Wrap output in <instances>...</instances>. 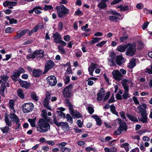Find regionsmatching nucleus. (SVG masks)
Masks as SVG:
<instances>
[{
  "label": "nucleus",
  "instance_id": "nucleus-1",
  "mask_svg": "<svg viewBox=\"0 0 152 152\" xmlns=\"http://www.w3.org/2000/svg\"><path fill=\"white\" fill-rule=\"evenodd\" d=\"M37 130L38 132L45 133L50 129V125L46 121L42 118H40L37 122Z\"/></svg>",
  "mask_w": 152,
  "mask_h": 152
},
{
  "label": "nucleus",
  "instance_id": "nucleus-2",
  "mask_svg": "<svg viewBox=\"0 0 152 152\" xmlns=\"http://www.w3.org/2000/svg\"><path fill=\"white\" fill-rule=\"evenodd\" d=\"M118 123L120 125L118 128L113 133L115 135H119L122 133L123 131L126 132L127 129V126L126 122L122 121L120 118H118Z\"/></svg>",
  "mask_w": 152,
  "mask_h": 152
},
{
  "label": "nucleus",
  "instance_id": "nucleus-3",
  "mask_svg": "<svg viewBox=\"0 0 152 152\" xmlns=\"http://www.w3.org/2000/svg\"><path fill=\"white\" fill-rule=\"evenodd\" d=\"M56 9L57 11L58 15L59 18L63 17L65 15L69 13V10L63 5L57 6Z\"/></svg>",
  "mask_w": 152,
  "mask_h": 152
},
{
  "label": "nucleus",
  "instance_id": "nucleus-4",
  "mask_svg": "<svg viewBox=\"0 0 152 152\" xmlns=\"http://www.w3.org/2000/svg\"><path fill=\"white\" fill-rule=\"evenodd\" d=\"M73 86L70 84L66 86L63 91V94L65 98H69L72 96V90Z\"/></svg>",
  "mask_w": 152,
  "mask_h": 152
},
{
  "label": "nucleus",
  "instance_id": "nucleus-5",
  "mask_svg": "<svg viewBox=\"0 0 152 152\" xmlns=\"http://www.w3.org/2000/svg\"><path fill=\"white\" fill-rule=\"evenodd\" d=\"M34 105L31 103H25L22 106L23 111L25 113L30 112L33 109Z\"/></svg>",
  "mask_w": 152,
  "mask_h": 152
},
{
  "label": "nucleus",
  "instance_id": "nucleus-6",
  "mask_svg": "<svg viewBox=\"0 0 152 152\" xmlns=\"http://www.w3.org/2000/svg\"><path fill=\"white\" fill-rule=\"evenodd\" d=\"M55 65V64L52 61L50 60L48 61L45 64V70L43 74L46 73L49 70L53 68Z\"/></svg>",
  "mask_w": 152,
  "mask_h": 152
},
{
  "label": "nucleus",
  "instance_id": "nucleus-7",
  "mask_svg": "<svg viewBox=\"0 0 152 152\" xmlns=\"http://www.w3.org/2000/svg\"><path fill=\"white\" fill-rule=\"evenodd\" d=\"M140 113L142 117L140 118H139V121L143 123H147L148 122V118L145 110L144 109H141V110H140Z\"/></svg>",
  "mask_w": 152,
  "mask_h": 152
},
{
  "label": "nucleus",
  "instance_id": "nucleus-8",
  "mask_svg": "<svg viewBox=\"0 0 152 152\" xmlns=\"http://www.w3.org/2000/svg\"><path fill=\"white\" fill-rule=\"evenodd\" d=\"M47 83L51 86H55L57 83V81L56 77L54 76H50L48 77L46 79Z\"/></svg>",
  "mask_w": 152,
  "mask_h": 152
},
{
  "label": "nucleus",
  "instance_id": "nucleus-9",
  "mask_svg": "<svg viewBox=\"0 0 152 152\" xmlns=\"http://www.w3.org/2000/svg\"><path fill=\"white\" fill-rule=\"evenodd\" d=\"M112 74L113 77L116 80L120 81L123 79V75L119 71L114 70L112 72Z\"/></svg>",
  "mask_w": 152,
  "mask_h": 152
},
{
  "label": "nucleus",
  "instance_id": "nucleus-10",
  "mask_svg": "<svg viewBox=\"0 0 152 152\" xmlns=\"http://www.w3.org/2000/svg\"><path fill=\"white\" fill-rule=\"evenodd\" d=\"M18 81L20 86L26 89L29 88L31 86V84L30 82L23 81L20 79H19Z\"/></svg>",
  "mask_w": 152,
  "mask_h": 152
},
{
  "label": "nucleus",
  "instance_id": "nucleus-11",
  "mask_svg": "<svg viewBox=\"0 0 152 152\" xmlns=\"http://www.w3.org/2000/svg\"><path fill=\"white\" fill-rule=\"evenodd\" d=\"M104 94L105 91L104 89L102 88L97 94V100L98 101L102 100L104 97Z\"/></svg>",
  "mask_w": 152,
  "mask_h": 152
},
{
  "label": "nucleus",
  "instance_id": "nucleus-12",
  "mask_svg": "<svg viewBox=\"0 0 152 152\" xmlns=\"http://www.w3.org/2000/svg\"><path fill=\"white\" fill-rule=\"evenodd\" d=\"M28 31H29V30L28 29H26V30H23L19 33L18 32L17 35L15 37V39H17L21 38L26 33H28Z\"/></svg>",
  "mask_w": 152,
  "mask_h": 152
},
{
  "label": "nucleus",
  "instance_id": "nucleus-13",
  "mask_svg": "<svg viewBox=\"0 0 152 152\" xmlns=\"http://www.w3.org/2000/svg\"><path fill=\"white\" fill-rule=\"evenodd\" d=\"M128 81L124 79L121 82L122 86L125 90L124 92H128L129 91V88L128 85L127 84Z\"/></svg>",
  "mask_w": 152,
  "mask_h": 152
},
{
  "label": "nucleus",
  "instance_id": "nucleus-14",
  "mask_svg": "<svg viewBox=\"0 0 152 152\" xmlns=\"http://www.w3.org/2000/svg\"><path fill=\"white\" fill-rule=\"evenodd\" d=\"M53 37L54 38V42L56 43L58 42L61 39V35L58 32H56L55 34H53Z\"/></svg>",
  "mask_w": 152,
  "mask_h": 152
},
{
  "label": "nucleus",
  "instance_id": "nucleus-15",
  "mask_svg": "<svg viewBox=\"0 0 152 152\" xmlns=\"http://www.w3.org/2000/svg\"><path fill=\"white\" fill-rule=\"evenodd\" d=\"M70 114L74 118H78L82 117L80 113L76 110H74Z\"/></svg>",
  "mask_w": 152,
  "mask_h": 152
},
{
  "label": "nucleus",
  "instance_id": "nucleus-16",
  "mask_svg": "<svg viewBox=\"0 0 152 152\" xmlns=\"http://www.w3.org/2000/svg\"><path fill=\"white\" fill-rule=\"evenodd\" d=\"M6 88L5 83L2 82L0 87V94L4 97L5 96L4 93L5 90Z\"/></svg>",
  "mask_w": 152,
  "mask_h": 152
},
{
  "label": "nucleus",
  "instance_id": "nucleus-17",
  "mask_svg": "<svg viewBox=\"0 0 152 152\" xmlns=\"http://www.w3.org/2000/svg\"><path fill=\"white\" fill-rule=\"evenodd\" d=\"M136 51L135 48H128L126 52V54L129 56H133Z\"/></svg>",
  "mask_w": 152,
  "mask_h": 152
},
{
  "label": "nucleus",
  "instance_id": "nucleus-18",
  "mask_svg": "<svg viewBox=\"0 0 152 152\" xmlns=\"http://www.w3.org/2000/svg\"><path fill=\"white\" fill-rule=\"evenodd\" d=\"M33 53L35 58L42 57L44 56V52L41 50H36Z\"/></svg>",
  "mask_w": 152,
  "mask_h": 152
},
{
  "label": "nucleus",
  "instance_id": "nucleus-19",
  "mask_svg": "<svg viewBox=\"0 0 152 152\" xmlns=\"http://www.w3.org/2000/svg\"><path fill=\"white\" fill-rule=\"evenodd\" d=\"M33 53L35 58L42 57L44 56V52L41 50H36Z\"/></svg>",
  "mask_w": 152,
  "mask_h": 152
},
{
  "label": "nucleus",
  "instance_id": "nucleus-20",
  "mask_svg": "<svg viewBox=\"0 0 152 152\" xmlns=\"http://www.w3.org/2000/svg\"><path fill=\"white\" fill-rule=\"evenodd\" d=\"M42 73V71L38 69H34L32 72L33 75L36 77H39Z\"/></svg>",
  "mask_w": 152,
  "mask_h": 152
},
{
  "label": "nucleus",
  "instance_id": "nucleus-21",
  "mask_svg": "<svg viewBox=\"0 0 152 152\" xmlns=\"http://www.w3.org/2000/svg\"><path fill=\"white\" fill-rule=\"evenodd\" d=\"M96 66V65L94 64H92L91 65L89 66L88 68V71L90 75L94 76L93 75V72Z\"/></svg>",
  "mask_w": 152,
  "mask_h": 152
},
{
  "label": "nucleus",
  "instance_id": "nucleus-22",
  "mask_svg": "<svg viewBox=\"0 0 152 152\" xmlns=\"http://www.w3.org/2000/svg\"><path fill=\"white\" fill-rule=\"evenodd\" d=\"M115 61L118 65H121L124 61V58L122 56H119L116 58Z\"/></svg>",
  "mask_w": 152,
  "mask_h": 152
},
{
  "label": "nucleus",
  "instance_id": "nucleus-23",
  "mask_svg": "<svg viewBox=\"0 0 152 152\" xmlns=\"http://www.w3.org/2000/svg\"><path fill=\"white\" fill-rule=\"evenodd\" d=\"M18 96L21 99H23L25 98V95L23 89L21 88L19 89L17 91Z\"/></svg>",
  "mask_w": 152,
  "mask_h": 152
},
{
  "label": "nucleus",
  "instance_id": "nucleus-24",
  "mask_svg": "<svg viewBox=\"0 0 152 152\" xmlns=\"http://www.w3.org/2000/svg\"><path fill=\"white\" fill-rule=\"evenodd\" d=\"M65 102L67 105L69 107V113H71L74 110H73V106L68 99H66Z\"/></svg>",
  "mask_w": 152,
  "mask_h": 152
},
{
  "label": "nucleus",
  "instance_id": "nucleus-25",
  "mask_svg": "<svg viewBox=\"0 0 152 152\" xmlns=\"http://www.w3.org/2000/svg\"><path fill=\"white\" fill-rule=\"evenodd\" d=\"M97 6L99 9H103L107 7V5L106 2L102 0L97 5Z\"/></svg>",
  "mask_w": 152,
  "mask_h": 152
},
{
  "label": "nucleus",
  "instance_id": "nucleus-26",
  "mask_svg": "<svg viewBox=\"0 0 152 152\" xmlns=\"http://www.w3.org/2000/svg\"><path fill=\"white\" fill-rule=\"evenodd\" d=\"M5 122L7 125L9 126H12V121L10 120L9 118V115L6 114L5 115V118L4 119Z\"/></svg>",
  "mask_w": 152,
  "mask_h": 152
},
{
  "label": "nucleus",
  "instance_id": "nucleus-27",
  "mask_svg": "<svg viewBox=\"0 0 152 152\" xmlns=\"http://www.w3.org/2000/svg\"><path fill=\"white\" fill-rule=\"evenodd\" d=\"M136 60L132 59L130 61L128 65V67L130 69H133L136 65Z\"/></svg>",
  "mask_w": 152,
  "mask_h": 152
},
{
  "label": "nucleus",
  "instance_id": "nucleus-28",
  "mask_svg": "<svg viewBox=\"0 0 152 152\" xmlns=\"http://www.w3.org/2000/svg\"><path fill=\"white\" fill-rule=\"evenodd\" d=\"M30 96L31 99L35 102H37L39 100L38 96L35 92H31Z\"/></svg>",
  "mask_w": 152,
  "mask_h": 152
},
{
  "label": "nucleus",
  "instance_id": "nucleus-29",
  "mask_svg": "<svg viewBox=\"0 0 152 152\" xmlns=\"http://www.w3.org/2000/svg\"><path fill=\"white\" fill-rule=\"evenodd\" d=\"M43 103L44 106L46 108L49 110H52V109L51 107L49 105V101L46 100L45 99H44Z\"/></svg>",
  "mask_w": 152,
  "mask_h": 152
},
{
  "label": "nucleus",
  "instance_id": "nucleus-30",
  "mask_svg": "<svg viewBox=\"0 0 152 152\" xmlns=\"http://www.w3.org/2000/svg\"><path fill=\"white\" fill-rule=\"evenodd\" d=\"M10 117L13 122H15L19 121V118H17V116L14 114H11Z\"/></svg>",
  "mask_w": 152,
  "mask_h": 152
},
{
  "label": "nucleus",
  "instance_id": "nucleus-31",
  "mask_svg": "<svg viewBox=\"0 0 152 152\" xmlns=\"http://www.w3.org/2000/svg\"><path fill=\"white\" fill-rule=\"evenodd\" d=\"M17 4L16 2L6 1L3 3V5L4 7H6L7 6L15 5Z\"/></svg>",
  "mask_w": 152,
  "mask_h": 152
},
{
  "label": "nucleus",
  "instance_id": "nucleus-32",
  "mask_svg": "<svg viewBox=\"0 0 152 152\" xmlns=\"http://www.w3.org/2000/svg\"><path fill=\"white\" fill-rule=\"evenodd\" d=\"M126 115L127 116L130 120L135 122H138V120L136 117H135L134 116H132L128 113L126 114Z\"/></svg>",
  "mask_w": 152,
  "mask_h": 152
},
{
  "label": "nucleus",
  "instance_id": "nucleus-33",
  "mask_svg": "<svg viewBox=\"0 0 152 152\" xmlns=\"http://www.w3.org/2000/svg\"><path fill=\"white\" fill-rule=\"evenodd\" d=\"M129 144L128 143L126 142L121 144L120 147L124 148L126 151L127 152L129 151Z\"/></svg>",
  "mask_w": 152,
  "mask_h": 152
},
{
  "label": "nucleus",
  "instance_id": "nucleus-34",
  "mask_svg": "<svg viewBox=\"0 0 152 152\" xmlns=\"http://www.w3.org/2000/svg\"><path fill=\"white\" fill-rule=\"evenodd\" d=\"M93 40L90 41V44H93L94 43L97 42L102 39L101 38L95 37L92 38Z\"/></svg>",
  "mask_w": 152,
  "mask_h": 152
},
{
  "label": "nucleus",
  "instance_id": "nucleus-35",
  "mask_svg": "<svg viewBox=\"0 0 152 152\" xmlns=\"http://www.w3.org/2000/svg\"><path fill=\"white\" fill-rule=\"evenodd\" d=\"M36 119H30L29 118L28 119V121L30 123L31 126L33 127H34L36 126L35 123Z\"/></svg>",
  "mask_w": 152,
  "mask_h": 152
},
{
  "label": "nucleus",
  "instance_id": "nucleus-36",
  "mask_svg": "<svg viewBox=\"0 0 152 152\" xmlns=\"http://www.w3.org/2000/svg\"><path fill=\"white\" fill-rule=\"evenodd\" d=\"M60 126H61L63 128L65 129H66L69 128L68 123L66 122H60Z\"/></svg>",
  "mask_w": 152,
  "mask_h": 152
},
{
  "label": "nucleus",
  "instance_id": "nucleus-37",
  "mask_svg": "<svg viewBox=\"0 0 152 152\" xmlns=\"http://www.w3.org/2000/svg\"><path fill=\"white\" fill-rule=\"evenodd\" d=\"M117 8H120V11H125L128 9L129 7L127 6H123L122 5H120L118 6Z\"/></svg>",
  "mask_w": 152,
  "mask_h": 152
},
{
  "label": "nucleus",
  "instance_id": "nucleus-38",
  "mask_svg": "<svg viewBox=\"0 0 152 152\" xmlns=\"http://www.w3.org/2000/svg\"><path fill=\"white\" fill-rule=\"evenodd\" d=\"M0 129L1 130L3 133L6 134L8 132L10 129L8 126H6L3 127L1 128Z\"/></svg>",
  "mask_w": 152,
  "mask_h": 152
},
{
  "label": "nucleus",
  "instance_id": "nucleus-39",
  "mask_svg": "<svg viewBox=\"0 0 152 152\" xmlns=\"http://www.w3.org/2000/svg\"><path fill=\"white\" fill-rule=\"evenodd\" d=\"M0 77L1 79L5 83H7V81L9 78V77L6 75H1L0 76Z\"/></svg>",
  "mask_w": 152,
  "mask_h": 152
},
{
  "label": "nucleus",
  "instance_id": "nucleus-40",
  "mask_svg": "<svg viewBox=\"0 0 152 152\" xmlns=\"http://www.w3.org/2000/svg\"><path fill=\"white\" fill-rule=\"evenodd\" d=\"M108 61V64L110 66H114L115 65V60L107 59Z\"/></svg>",
  "mask_w": 152,
  "mask_h": 152
},
{
  "label": "nucleus",
  "instance_id": "nucleus-41",
  "mask_svg": "<svg viewBox=\"0 0 152 152\" xmlns=\"http://www.w3.org/2000/svg\"><path fill=\"white\" fill-rule=\"evenodd\" d=\"M129 36L128 35H126V36L124 37H122L120 38V42H125L126 40L128 38Z\"/></svg>",
  "mask_w": 152,
  "mask_h": 152
},
{
  "label": "nucleus",
  "instance_id": "nucleus-42",
  "mask_svg": "<svg viewBox=\"0 0 152 152\" xmlns=\"http://www.w3.org/2000/svg\"><path fill=\"white\" fill-rule=\"evenodd\" d=\"M66 118L67 119V121L71 124L73 123V119L72 118L69 114H68L66 115Z\"/></svg>",
  "mask_w": 152,
  "mask_h": 152
},
{
  "label": "nucleus",
  "instance_id": "nucleus-43",
  "mask_svg": "<svg viewBox=\"0 0 152 152\" xmlns=\"http://www.w3.org/2000/svg\"><path fill=\"white\" fill-rule=\"evenodd\" d=\"M109 56V57L108 59L115 60L116 58V54L113 52L110 53Z\"/></svg>",
  "mask_w": 152,
  "mask_h": 152
},
{
  "label": "nucleus",
  "instance_id": "nucleus-44",
  "mask_svg": "<svg viewBox=\"0 0 152 152\" xmlns=\"http://www.w3.org/2000/svg\"><path fill=\"white\" fill-rule=\"evenodd\" d=\"M71 151L70 149L66 147H62L60 150L61 152H70Z\"/></svg>",
  "mask_w": 152,
  "mask_h": 152
},
{
  "label": "nucleus",
  "instance_id": "nucleus-45",
  "mask_svg": "<svg viewBox=\"0 0 152 152\" xmlns=\"http://www.w3.org/2000/svg\"><path fill=\"white\" fill-rule=\"evenodd\" d=\"M9 105L10 108L11 109L14 110V101L12 99H11L9 102Z\"/></svg>",
  "mask_w": 152,
  "mask_h": 152
},
{
  "label": "nucleus",
  "instance_id": "nucleus-46",
  "mask_svg": "<svg viewBox=\"0 0 152 152\" xmlns=\"http://www.w3.org/2000/svg\"><path fill=\"white\" fill-rule=\"evenodd\" d=\"M14 31V29L10 27L7 28L5 29V32L7 33H11Z\"/></svg>",
  "mask_w": 152,
  "mask_h": 152
},
{
  "label": "nucleus",
  "instance_id": "nucleus-47",
  "mask_svg": "<svg viewBox=\"0 0 152 152\" xmlns=\"http://www.w3.org/2000/svg\"><path fill=\"white\" fill-rule=\"evenodd\" d=\"M53 121L54 124H55L56 126H60V122H58L57 120L56 117L55 115L53 116Z\"/></svg>",
  "mask_w": 152,
  "mask_h": 152
},
{
  "label": "nucleus",
  "instance_id": "nucleus-48",
  "mask_svg": "<svg viewBox=\"0 0 152 152\" xmlns=\"http://www.w3.org/2000/svg\"><path fill=\"white\" fill-rule=\"evenodd\" d=\"M109 18L110 20L116 21H117V20L119 18L118 17L113 16H109Z\"/></svg>",
  "mask_w": 152,
  "mask_h": 152
},
{
  "label": "nucleus",
  "instance_id": "nucleus-49",
  "mask_svg": "<svg viewBox=\"0 0 152 152\" xmlns=\"http://www.w3.org/2000/svg\"><path fill=\"white\" fill-rule=\"evenodd\" d=\"M36 7H38V8H37L35 9L34 10V12L36 14H40L41 13V11L39 10V9H41L42 10V9H41L40 7L39 6Z\"/></svg>",
  "mask_w": 152,
  "mask_h": 152
},
{
  "label": "nucleus",
  "instance_id": "nucleus-50",
  "mask_svg": "<svg viewBox=\"0 0 152 152\" xmlns=\"http://www.w3.org/2000/svg\"><path fill=\"white\" fill-rule=\"evenodd\" d=\"M67 144V143L66 142H62L61 143L58 144H57V145L59 147H61V148L62 147H64L66 146Z\"/></svg>",
  "mask_w": 152,
  "mask_h": 152
},
{
  "label": "nucleus",
  "instance_id": "nucleus-51",
  "mask_svg": "<svg viewBox=\"0 0 152 152\" xmlns=\"http://www.w3.org/2000/svg\"><path fill=\"white\" fill-rule=\"evenodd\" d=\"M87 109L89 112V113L90 114H92L94 111V110L93 108L91 107H87Z\"/></svg>",
  "mask_w": 152,
  "mask_h": 152
},
{
  "label": "nucleus",
  "instance_id": "nucleus-52",
  "mask_svg": "<svg viewBox=\"0 0 152 152\" xmlns=\"http://www.w3.org/2000/svg\"><path fill=\"white\" fill-rule=\"evenodd\" d=\"M122 96L123 99H127L129 97L128 95V92H124V94L122 95Z\"/></svg>",
  "mask_w": 152,
  "mask_h": 152
},
{
  "label": "nucleus",
  "instance_id": "nucleus-53",
  "mask_svg": "<svg viewBox=\"0 0 152 152\" xmlns=\"http://www.w3.org/2000/svg\"><path fill=\"white\" fill-rule=\"evenodd\" d=\"M64 81L65 83L67 84L69 82L70 78L68 76H66L64 78Z\"/></svg>",
  "mask_w": 152,
  "mask_h": 152
},
{
  "label": "nucleus",
  "instance_id": "nucleus-54",
  "mask_svg": "<svg viewBox=\"0 0 152 152\" xmlns=\"http://www.w3.org/2000/svg\"><path fill=\"white\" fill-rule=\"evenodd\" d=\"M106 42V41H103L97 44L96 45V46L98 47H102L103 45L105 44Z\"/></svg>",
  "mask_w": 152,
  "mask_h": 152
},
{
  "label": "nucleus",
  "instance_id": "nucleus-55",
  "mask_svg": "<svg viewBox=\"0 0 152 152\" xmlns=\"http://www.w3.org/2000/svg\"><path fill=\"white\" fill-rule=\"evenodd\" d=\"M50 94L48 92H47L46 94V96L45 98V99L46 100H48L49 101L50 99Z\"/></svg>",
  "mask_w": 152,
  "mask_h": 152
},
{
  "label": "nucleus",
  "instance_id": "nucleus-56",
  "mask_svg": "<svg viewBox=\"0 0 152 152\" xmlns=\"http://www.w3.org/2000/svg\"><path fill=\"white\" fill-rule=\"evenodd\" d=\"M110 13L112 15H118L119 17L121 16V15L119 13L115 11L112 10L110 12Z\"/></svg>",
  "mask_w": 152,
  "mask_h": 152
},
{
  "label": "nucleus",
  "instance_id": "nucleus-57",
  "mask_svg": "<svg viewBox=\"0 0 152 152\" xmlns=\"http://www.w3.org/2000/svg\"><path fill=\"white\" fill-rule=\"evenodd\" d=\"M110 94V91H108L107 92V93L106 94V95L103 101H105L107 100L109 98Z\"/></svg>",
  "mask_w": 152,
  "mask_h": 152
},
{
  "label": "nucleus",
  "instance_id": "nucleus-58",
  "mask_svg": "<svg viewBox=\"0 0 152 152\" xmlns=\"http://www.w3.org/2000/svg\"><path fill=\"white\" fill-rule=\"evenodd\" d=\"M96 124L97 125L101 126L102 125V122L99 118L96 119Z\"/></svg>",
  "mask_w": 152,
  "mask_h": 152
},
{
  "label": "nucleus",
  "instance_id": "nucleus-59",
  "mask_svg": "<svg viewBox=\"0 0 152 152\" xmlns=\"http://www.w3.org/2000/svg\"><path fill=\"white\" fill-rule=\"evenodd\" d=\"M53 9V7L51 5H45L44 7V9L45 10H52Z\"/></svg>",
  "mask_w": 152,
  "mask_h": 152
},
{
  "label": "nucleus",
  "instance_id": "nucleus-60",
  "mask_svg": "<svg viewBox=\"0 0 152 152\" xmlns=\"http://www.w3.org/2000/svg\"><path fill=\"white\" fill-rule=\"evenodd\" d=\"M72 73V71L71 67H69L67 69L66 72V74H70Z\"/></svg>",
  "mask_w": 152,
  "mask_h": 152
},
{
  "label": "nucleus",
  "instance_id": "nucleus-61",
  "mask_svg": "<svg viewBox=\"0 0 152 152\" xmlns=\"http://www.w3.org/2000/svg\"><path fill=\"white\" fill-rule=\"evenodd\" d=\"M83 14L82 12L79 9L77 10L75 12V15H80Z\"/></svg>",
  "mask_w": 152,
  "mask_h": 152
},
{
  "label": "nucleus",
  "instance_id": "nucleus-62",
  "mask_svg": "<svg viewBox=\"0 0 152 152\" xmlns=\"http://www.w3.org/2000/svg\"><path fill=\"white\" fill-rule=\"evenodd\" d=\"M114 97L113 95L112 96L108 101V103H111L115 102Z\"/></svg>",
  "mask_w": 152,
  "mask_h": 152
},
{
  "label": "nucleus",
  "instance_id": "nucleus-63",
  "mask_svg": "<svg viewBox=\"0 0 152 152\" xmlns=\"http://www.w3.org/2000/svg\"><path fill=\"white\" fill-rule=\"evenodd\" d=\"M133 101H134V103L136 104H139V102L137 100V98L135 96H134L133 97Z\"/></svg>",
  "mask_w": 152,
  "mask_h": 152
},
{
  "label": "nucleus",
  "instance_id": "nucleus-64",
  "mask_svg": "<svg viewBox=\"0 0 152 152\" xmlns=\"http://www.w3.org/2000/svg\"><path fill=\"white\" fill-rule=\"evenodd\" d=\"M145 72L150 74H152V65L151 66V69H146Z\"/></svg>",
  "mask_w": 152,
  "mask_h": 152
}]
</instances>
